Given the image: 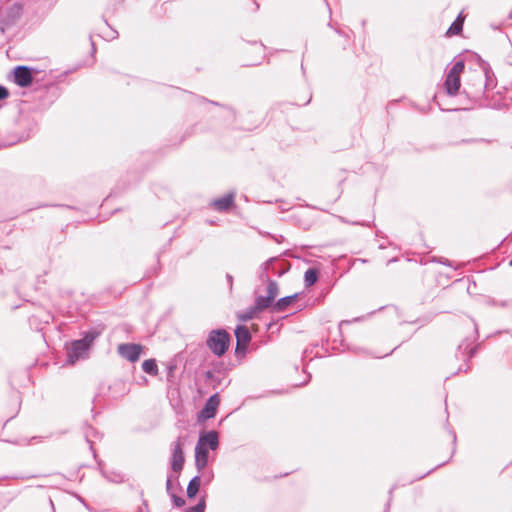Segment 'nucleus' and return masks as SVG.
Segmentation results:
<instances>
[{
  "instance_id": "obj_23",
  "label": "nucleus",
  "mask_w": 512,
  "mask_h": 512,
  "mask_svg": "<svg viewBox=\"0 0 512 512\" xmlns=\"http://www.w3.org/2000/svg\"><path fill=\"white\" fill-rule=\"evenodd\" d=\"M320 270L316 267H309L304 273L305 287L313 286L319 279Z\"/></svg>"
},
{
  "instance_id": "obj_3",
  "label": "nucleus",
  "mask_w": 512,
  "mask_h": 512,
  "mask_svg": "<svg viewBox=\"0 0 512 512\" xmlns=\"http://www.w3.org/2000/svg\"><path fill=\"white\" fill-rule=\"evenodd\" d=\"M39 72L37 68L27 65H18L11 70L9 79L17 86L27 88L32 85L35 76Z\"/></svg>"
},
{
  "instance_id": "obj_51",
  "label": "nucleus",
  "mask_w": 512,
  "mask_h": 512,
  "mask_svg": "<svg viewBox=\"0 0 512 512\" xmlns=\"http://www.w3.org/2000/svg\"><path fill=\"white\" fill-rule=\"evenodd\" d=\"M91 46H92V53H95L96 52V46H95L93 41H91Z\"/></svg>"
},
{
  "instance_id": "obj_20",
  "label": "nucleus",
  "mask_w": 512,
  "mask_h": 512,
  "mask_svg": "<svg viewBox=\"0 0 512 512\" xmlns=\"http://www.w3.org/2000/svg\"><path fill=\"white\" fill-rule=\"evenodd\" d=\"M173 476L172 475H168L167 476V479H166V491H167V494L170 496L171 498V501L173 503V505L177 508H181L185 505V499L180 497V496H177L175 493L172 492V489H173Z\"/></svg>"
},
{
  "instance_id": "obj_33",
  "label": "nucleus",
  "mask_w": 512,
  "mask_h": 512,
  "mask_svg": "<svg viewBox=\"0 0 512 512\" xmlns=\"http://www.w3.org/2000/svg\"><path fill=\"white\" fill-rule=\"evenodd\" d=\"M200 101L201 102H205V103H210V104L215 105V106L223 107V108L227 109L230 112L231 116H233V117L235 116V111H234V109L232 107L223 105V104H221L219 102H216V101L208 100L205 97H201Z\"/></svg>"
},
{
  "instance_id": "obj_61",
  "label": "nucleus",
  "mask_w": 512,
  "mask_h": 512,
  "mask_svg": "<svg viewBox=\"0 0 512 512\" xmlns=\"http://www.w3.org/2000/svg\"><path fill=\"white\" fill-rule=\"evenodd\" d=\"M273 323L270 322L268 325H267V329H270L272 327Z\"/></svg>"
},
{
  "instance_id": "obj_28",
  "label": "nucleus",
  "mask_w": 512,
  "mask_h": 512,
  "mask_svg": "<svg viewBox=\"0 0 512 512\" xmlns=\"http://www.w3.org/2000/svg\"><path fill=\"white\" fill-rule=\"evenodd\" d=\"M259 311L255 308L254 305L248 307L246 310L237 314V318L241 322H247L252 320Z\"/></svg>"
},
{
  "instance_id": "obj_6",
  "label": "nucleus",
  "mask_w": 512,
  "mask_h": 512,
  "mask_svg": "<svg viewBox=\"0 0 512 512\" xmlns=\"http://www.w3.org/2000/svg\"><path fill=\"white\" fill-rule=\"evenodd\" d=\"M275 259H268L264 263H262L257 271V277L259 281L262 283H267L266 291L267 296L271 298L272 300L276 301V297L279 293V286L278 283L271 278L270 275L267 274V267L270 263H273Z\"/></svg>"
},
{
  "instance_id": "obj_63",
  "label": "nucleus",
  "mask_w": 512,
  "mask_h": 512,
  "mask_svg": "<svg viewBox=\"0 0 512 512\" xmlns=\"http://www.w3.org/2000/svg\"><path fill=\"white\" fill-rule=\"evenodd\" d=\"M341 345L344 346V339H341Z\"/></svg>"
},
{
  "instance_id": "obj_16",
  "label": "nucleus",
  "mask_w": 512,
  "mask_h": 512,
  "mask_svg": "<svg viewBox=\"0 0 512 512\" xmlns=\"http://www.w3.org/2000/svg\"><path fill=\"white\" fill-rule=\"evenodd\" d=\"M23 13V6L19 2H15L10 5L5 11V22L7 24H14Z\"/></svg>"
},
{
  "instance_id": "obj_34",
  "label": "nucleus",
  "mask_w": 512,
  "mask_h": 512,
  "mask_svg": "<svg viewBox=\"0 0 512 512\" xmlns=\"http://www.w3.org/2000/svg\"><path fill=\"white\" fill-rule=\"evenodd\" d=\"M449 460L445 461V462H442L440 464H438L437 466H435L434 468L430 469L428 472L424 473V474H421V475H418V476H415L413 477L412 479H410L408 481V483H413L417 480H420V479H423L424 477H426L427 475H429L430 473H432L433 471H435L437 468L439 467H442L443 465H445Z\"/></svg>"
},
{
  "instance_id": "obj_42",
  "label": "nucleus",
  "mask_w": 512,
  "mask_h": 512,
  "mask_svg": "<svg viewBox=\"0 0 512 512\" xmlns=\"http://www.w3.org/2000/svg\"><path fill=\"white\" fill-rule=\"evenodd\" d=\"M449 433H450V435L452 436L453 445L455 446V445H456V439H457L456 433H455V431H453V430H450V431H449ZM455 450H456V448L454 447V448H453V451H452V454H454V453H455ZM452 456H453V455H451V457H452Z\"/></svg>"
},
{
  "instance_id": "obj_43",
  "label": "nucleus",
  "mask_w": 512,
  "mask_h": 512,
  "mask_svg": "<svg viewBox=\"0 0 512 512\" xmlns=\"http://www.w3.org/2000/svg\"><path fill=\"white\" fill-rule=\"evenodd\" d=\"M351 224L360 225V226H364V227H370V222H366V221L351 222Z\"/></svg>"
},
{
  "instance_id": "obj_9",
  "label": "nucleus",
  "mask_w": 512,
  "mask_h": 512,
  "mask_svg": "<svg viewBox=\"0 0 512 512\" xmlns=\"http://www.w3.org/2000/svg\"><path fill=\"white\" fill-rule=\"evenodd\" d=\"M143 349V345L138 343H122L118 345L117 351L122 358L134 363L139 360Z\"/></svg>"
},
{
  "instance_id": "obj_53",
  "label": "nucleus",
  "mask_w": 512,
  "mask_h": 512,
  "mask_svg": "<svg viewBox=\"0 0 512 512\" xmlns=\"http://www.w3.org/2000/svg\"><path fill=\"white\" fill-rule=\"evenodd\" d=\"M389 506H390V501H388V502H387V504H386V509H385V511H384V512H388Z\"/></svg>"
},
{
  "instance_id": "obj_12",
  "label": "nucleus",
  "mask_w": 512,
  "mask_h": 512,
  "mask_svg": "<svg viewBox=\"0 0 512 512\" xmlns=\"http://www.w3.org/2000/svg\"><path fill=\"white\" fill-rule=\"evenodd\" d=\"M196 445L205 447L207 450H216L220 445L218 433L215 430L203 431L199 434V439Z\"/></svg>"
},
{
  "instance_id": "obj_36",
  "label": "nucleus",
  "mask_w": 512,
  "mask_h": 512,
  "mask_svg": "<svg viewBox=\"0 0 512 512\" xmlns=\"http://www.w3.org/2000/svg\"><path fill=\"white\" fill-rule=\"evenodd\" d=\"M9 95V90L5 86L0 84V101L7 99Z\"/></svg>"
},
{
  "instance_id": "obj_41",
  "label": "nucleus",
  "mask_w": 512,
  "mask_h": 512,
  "mask_svg": "<svg viewBox=\"0 0 512 512\" xmlns=\"http://www.w3.org/2000/svg\"><path fill=\"white\" fill-rule=\"evenodd\" d=\"M280 256L282 258H284V257H293V258H296V259L299 258L298 256L294 255L291 250L284 251Z\"/></svg>"
},
{
  "instance_id": "obj_38",
  "label": "nucleus",
  "mask_w": 512,
  "mask_h": 512,
  "mask_svg": "<svg viewBox=\"0 0 512 512\" xmlns=\"http://www.w3.org/2000/svg\"><path fill=\"white\" fill-rule=\"evenodd\" d=\"M498 305L500 307H503V308H509L512 310V299L510 300H505V301H501L498 303Z\"/></svg>"
},
{
  "instance_id": "obj_10",
  "label": "nucleus",
  "mask_w": 512,
  "mask_h": 512,
  "mask_svg": "<svg viewBox=\"0 0 512 512\" xmlns=\"http://www.w3.org/2000/svg\"><path fill=\"white\" fill-rule=\"evenodd\" d=\"M476 57L479 63V67L481 68L479 73H481L483 76L485 92L493 90L497 86V78L493 69L491 68L490 64L483 60L479 55L476 54Z\"/></svg>"
},
{
  "instance_id": "obj_57",
  "label": "nucleus",
  "mask_w": 512,
  "mask_h": 512,
  "mask_svg": "<svg viewBox=\"0 0 512 512\" xmlns=\"http://www.w3.org/2000/svg\"><path fill=\"white\" fill-rule=\"evenodd\" d=\"M50 505H51V507H52V509H53V512H55L54 504H53V501H52L51 499H50Z\"/></svg>"
},
{
  "instance_id": "obj_13",
  "label": "nucleus",
  "mask_w": 512,
  "mask_h": 512,
  "mask_svg": "<svg viewBox=\"0 0 512 512\" xmlns=\"http://www.w3.org/2000/svg\"><path fill=\"white\" fill-rule=\"evenodd\" d=\"M236 193L231 191L212 201L211 205L218 212H227L235 206Z\"/></svg>"
},
{
  "instance_id": "obj_54",
  "label": "nucleus",
  "mask_w": 512,
  "mask_h": 512,
  "mask_svg": "<svg viewBox=\"0 0 512 512\" xmlns=\"http://www.w3.org/2000/svg\"><path fill=\"white\" fill-rule=\"evenodd\" d=\"M328 344V340H325L322 342V348L324 349L325 348V345Z\"/></svg>"
},
{
  "instance_id": "obj_26",
  "label": "nucleus",
  "mask_w": 512,
  "mask_h": 512,
  "mask_svg": "<svg viewBox=\"0 0 512 512\" xmlns=\"http://www.w3.org/2000/svg\"><path fill=\"white\" fill-rule=\"evenodd\" d=\"M142 370L151 376H156L158 374L156 360L154 358L144 360L142 363Z\"/></svg>"
},
{
  "instance_id": "obj_29",
  "label": "nucleus",
  "mask_w": 512,
  "mask_h": 512,
  "mask_svg": "<svg viewBox=\"0 0 512 512\" xmlns=\"http://www.w3.org/2000/svg\"><path fill=\"white\" fill-rule=\"evenodd\" d=\"M464 68H465V61L463 59H457L454 61L452 67L447 72L460 76V74L463 72Z\"/></svg>"
},
{
  "instance_id": "obj_39",
  "label": "nucleus",
  "mask_w": 512,
  "mask_h": 512,
  "mask_svg": "<svg viewBox=\"0 0 512 512\" xmlns=\"http://www.w3.org/2000/svg\"><path fill=\"white\" fill-rule=\"evenodd\" d=\"M156 260H157V265L152 269V272H153L154 275H157L159 270H160V268H161V265H160V255L159 254L156 255Z\"/></svg>"
},
{
  "instance_id": "obj_4",
  "label": "nucleus",
  "mask_w": 512,
  "mask_h": 512,
  "mask_svg": "<svg viewBox=\"0 0 512 512\" xmlns=\"http://www.w3.org/2000/svg\"><path fill=\"white\" fill-rule=\"evenodd\" d=\"M463 93H465L466 96L474 102H478L484 98L486 92L483 76L481 73H474L470 82L466 83Z\"/></svg>"
},
{
  "instance_id": "obj_62",
  "label": "nucleus",
  "mask_w": 512,
  "mask_h": 512,
  "mask_svg": "<svg viewBox=\"0 0 512 512\" xmlns=\"http://www.w3.org/2000/svg\"><path fill=\"white\" fill-rule=\"evenodd\" d=\"M103 19H104L105 24H106L107 26H109L108 21H107L104 17H103Z\"/></svg>"
},
{
  "instance_id": "obj_8",
  "label": "nucleus",
  "mask_w": 512,
  "mask_h": 512,
  "mask_svg": "<svg viewBox=\"0 0 512 512\" xmlns=\"http://www.w3.org/2000/svg\"><path fill=\"white\" fill-rule=\"evenodd\" d=\"M470 345H471V342L468 338H465L458 345L457 351H456V357L459 356V353L462 354L463 360L465 362V368H463V365H461L458 368V370L455 373H453V375H455L461 371L467 372L470 369V366L467 363L477 354L478 347H479V345H476L474 347H470Z\"/></svg>"
},
{
  "instance_id": "obj_21",
  "label": "nucleus",
  "mask_w": 512,
  "mask_h": 512,
  "mask_svg": "<svg viewBox=\"0 0 512 512\" xmlns=\"http://www.w3.org/2000/svg\"><path fill=\"white\" fill-rule=\"evenodd\" d=\"M200 485L201 476L199 474L191 478L186 489V495L188 499L192 500L197 496Z\"/></svg>"
},
{
  "instance_id": "obj_64",
  "label": "nucleus",
  "mask_w": 512,
  "mask_h": 512,
  "mask_svg": "<svg viewBox=\"0 0 512 512\" xmlns=\"http://www.w3.org/2000/svg\"><path fill=\"white\" fill-rule=\"evenodd\" d=\"M509 187H510V189L512 190V181H511V183L509 184Z\"/></svg>"
},
{
  "instance_id": "obj_48",
  "label": "nucleus",
  "mask_w": 512,
  "mask_h": 512,
  "mask_svg": "<svg viewBox=\"0 0 512 512\" xmlns=\"http://www.w3.org/2000/svg\"><path fill=\"white\" fill-rule=\"evenodd\" d=\"M398 261V257H393L391 258L390 260L387 261V265L391 264V263H395Z\"/></svg>"
},
{
  "instance_id": "obj_17",
  "label": "nucleus",
  "mask_w": 512,
  "mask_h": 512,
  "mask_svg": "<svg viewBox=\"0 0 512 512\" xmlns=\"http://www.w3.org/2000/svg\"><path fill=\"white\" fill-rule=\"evenodd\" d=\"M209 450L200 445L195 446V467L201 472L208 464Z\"/></svg>"
},
{
  "instance_id": "obj_15",
  "label": "nucleus",
  "mask_w": 512,
  "mask_h": 512,
  "mask_svg": "<svg viewBox=\"0 0 512 512\" xmlns=\"http://www.w3.org/2000/svg\"><path fill=\"white\" fill-rule=\"evenodd\" d=\"M103 330V326L91 327L81 333L82 337L79 340H84V344L88 345V348L91 349L94 341L102 334Z\"/></svg>"
},
{
  "instance_id": "obj_14",
  "label": "nucleus",
  "mask_w": 512,
  "mask_h": 512,
  "mask_svg": "<svg viewBox=\"0 0 512 512\" xmlns=\"http://www.w3.org/2000/svg\"><path fill=\"white\" fill-rule=\"evenodd\" d=\"M444 91L448 96H456L461 88V78L447 72L443 83Z\"/></svg>"
},
{
  "instance_id": "obj_35",
  "label": "nucleus",
  "mask_w": 512,
  "mask_h": 512,
  "mask_svg": "<svg viewBox=\"0 0 512 512\" xmlns=\"http://www.w3.org/2000/svg\"><path fill=\"white\" fill-rule=\"evenodd\" d=\"M477 142H484V143H490V140L484 139V138H470V139H463L461 140V143H477Z\"/></svg>"
},
{
  "instance_id": "obj_25",
  "label": "nucleus",
  "mask_w": 512,
  "mask_h": 512,
  "mask_svg": "<svg viewBox=\"0 0 512 512\" xmlns=\"http://www.w3.org/2000/svg\"><path fill=\"white\" fill-rule=\"evenodd\" d=\"M216 371L220 372V368L215 367L213 370H207L204 373L205 379L210 382L213 389H217L222 384V380L215 375Z\"/></svg>"
},
{
  "instance_id": "obj_32",
  "label": "nucleus",
  "mask_w": 512,
  "mask_h": 512,
  "mask_svg": "<svg viewBox=\"0 0 512 512\" xmlns=\"http://www.w3.org/2000/svg\"><path fill=\"white\" fill-rule=\"evenodd\" d=\"M176 368H177V365L174 362H169L166 365V376H167V380L169 382H171L173 380Z\"/></svg>"
},
{
  "instance_id": "obj_59",
  "label": "nucleus",
  "mask_w": 512,
  "mask_h": 512,
  "mask_svg": "<svg viewBox=\"0 0 512 512\" xmlns=\"http://www.w3.org/2000/svg\"><path fill=\"white\" fill-rule=\"evenodd\" d=\"M396 348H394L393 350H391L389 353H386L384 356H389L390 354L393 353V351L395 350Z\"/></svg>"
},
{
  "instance_id": "obj_2",
  "label": "nucleus",
  "mask_w": 512,
  "mask_h": 512,
  "mask_svg": "<svg viewBox=\"0 0 512 512\" xmlns=\"http://www.w3.org/2000/svg\"><path fill=\"white\" fill-rule=\"evenodd\" d=\"M185 465V455L183 451V442L181 437H178L171 445V456L169 459V467L172 472L173 479L177 482L178 487L179 477Z\"/></svg>"
},
{
  "instance_id": "obj_22",
  "label": "nucleus",
  "mask_w": 512,
  "mask_h": 512,
  "mask_svg": "<svg viewBox=\"0 0 512 512\" xmlns=\"http://www.w3.org/2000/svg\"><path fill=\"white\" fill-rule=\"evenodd\" d=\"M275 304V301L269 298V296H263V295H256L255 297V308L262 312L267 308H271V311H273V305Z\"/></svg>"
},
{
  "instance_id": "obj_47",
  "label": "nucleus",
  "mask_w": 512,
  "mask_h": 512,
  "mask_svg": "<svg viewBox=\"0 0 512 512\" xmlns=\"http://www.w3.org/2000/svg\"><path fill=\"white\" fill-rule=\"evenodd\" d=\"M335 31H336V33H338V34H339V35H341V36L348 37V35H347V33H346V32H344V31H342V30H340V29H338V28H336V29H335Z\"/></svg>"
},
{
  "instance_id": "obj_24",
  "label": "nucleus",
  "mask_w": 512,
  "mask_h": 512,
  "mask_svg": "<svg viewBox=\"0 0 512 512\" xmlns=\"http://www.w3.org/2000/svg\"><path fill=\"white\" fill-rule=\"evenodd\" d=\"M99 435V432L92 427L90 424L85 423L84 424V437L85 441L89 444V447L91 451L93 452V457L97 460V454L96 451L93 448V442L91 441V437H97Z\"/></svg>"
},
{
  "instance_id": "obj_55",
  "label": "nucleus",
  "mask_w": 512,
  "mask_h": 512,
  "mask_svg": "<svg viewBox=\"0 0 512 512\" xmlns=\"http://www.w3.org/2000/svg\"><path fill=\"white\" fill-rule=\"evenodd\" d=\"M311 379V374H308V380L302 383L301 385H305Z\"/></svg>"
},
{
  "instance_id": "obj_40",
  "label": "nucleus",
  "mask_w": 512,
  "mask_h": 512,
  "mask_svg": "<svg viewBox=\"0 0 512 512\" xmlns=\"http://www.w3.org/2000/svg\"><path fill=\"white\" fill-rule=\"evenodd\" d=\"M97 464H98V466H99V468H100V472H101V474H102L105 478H107V479H109V480H112L110 477H108V476H107L106 471L103 469V461H102V460H97Z\"/></svg>"
},
{
  "instance_id": "obj_1",
  "label": "nucleus",
  "mask_w": 512,
  "mask_h": 512,
  "mask_svg": "<svg viewBox=\"0 0 512 512\" xmlns=\"http://www.w3.org/2000/svg\"><path fill=\"white\" fill-rule=\"evenodd\" d=\"M231 343V335L224 328L213 329L208 333L206 346L217 357L224 356Z\"/></svg>"
},
{
  "instance_id": "obj_49",
  "label": "nucleus",
  "mask_w": 512,
  "mask_h": 512,
  "mask_svg": "<svg viewBox=\"0 0 512 512\" xmlns=\"http://www.w3.org/2000/svg\"><path fill=\"white\" fill-rule=\"evenodd\" d=\"M311 99H312V94L309 93L307 100L305 102H303L301 105H307L308 103H310Z\"/></svg>"
},
{
  "instance_id": "obj_60",
  "label": "nucleus",
  "mask_w": 512,
  "mask_h": 512,
  "mask_svg": "<svg viewBox=\"0 0 512 512\" xmlns=\"http://www.w3.org/2000/svg\"><path fill=\"white\" fill-rule=\"evenodd\" d=\"M475 337H478V330H477V326L475 325Z\"/></svg>"
},
{
  "instance_id": "obj_45",
  "label": "nucleus",
  "mask_w": 512,
  "mask_h": 512,
  "mask_svg": "<svg viewBox=\"0 0 512 512\" xmlns=\"http://www.w3.org/2000/svg\"><path fill=\"white\" fill-rule=\"evenodd\" d=\"M349 323H350V321H348V320H342V321L339 323L338 333H339L340 337H342L341 326H342L343 324H349Z\"/></svg>"
},
{
  "instance_id": "obj_37",
  "label": "nucleus",
  "mask_w": 512,
  "mask_h": 512,
  "mask_svg": "<svg viewBox=\"0 0 512 512\" xmlns=\"http://www.w3.org/2000/svg\"><path fill=\"white\" fill-rule=\"evenodd\" d=\"M226 281L228 283V286H229V291L232 292L233 291V283H234V278L231 274L227 273L226 274Z\"/></svg>"
},
{
  "instance_id": "obj_44",
  "label": "nucleus",
  "mask_w": 512,
  "mask_h": 512,
  "mask_svg": "<svg viewBox=\"0 0 512 512\" xmlns=\"http://www.w3.org/2000/svg\"><path fill=\"white\" fill-rule=\"evenodd\" d=\"M437 262H439L440 264L446 265V266H451L450 260H448L446 258H439V260H437Z\"/></svg>"
},
{
  "instance_id": "obj_27",
  "label": "nucleus",
  "mask_w": 512,
  "mask_h": 512,
  "mask_svg": "<svg viewBox=\"0 0 512 512\" xmlns=\"http://www.w3.org/2000/svg\"><path fill=\"white\" fill-rule=\"evenodd\" d=\"M463 24H464V20H459V18H456L452 22V24L449 26V28L447 29L445 35L447 37L459 35L463 30Z\"/></svg>"
},
{
  "instance_id": "obj_7",
  "label": "nucleus",
  "mask_w": 512,
  "mask_h": 512,
  "mask_svg": "<svg viewBox=\"0 0 512 512\" xmlns=\"http://www.w3.org/2000/svg\"><path fill=\"white\" fill-rule=\"evenodd\" d=\"M220 405V394L216 392L212 394L203 405L202 409L198 412L197 421L205 422L214 418L217 414Z\"/></svg>"
},
{
  "instance_id": "obj_18",
  "label": "nucleus",
  "mask_w": 512,
  "mask_h": 512,
  "mask_svg": "<svg viewBox=\"0 0 512 512\" xmlns=\"http://www.w3.org/2000/svg\"><path fill=\"white\" fill-rule=\"evenodd\" d=\"M236 343L248 345L252 340L249 328L244 324H238L234 329Z\"/></svg>"
},
{
  "instance_id": "obj_19",
  "label": "nucleus",
  "mask_w": 512,
  "mask_h": 512,
  "mask_svg": "<svg viewBox=\"0 0 512 512\" xmlns=\"http://www.w3.org/2000/svg\"><path fill=\"white\" fill-rule=\"evenodd\" d=\"M300 293H294L289 296L282 297L275 301L273 305V312H284L289 306L299 298Z\"/></svg>"
},
{
  "instance_id": "obj_46",
  "label": "nucleus",
  "mask_w": 512,
  "mask_h": 512,
  "mask_svg": "<svg viewBox=\"0 0 512 512\" xmlns=\"http://www.w3.org/2000/svg\"><path fill=\"white\" fill-rule=\"evenodd\" d=\"M110 39H115L118 37V32L114 29H111V35H109Z\"/></svg>"
},
{
  "instance_id": "obj_5",
  "label": "nucleus",
  "mask_w": 512,
  "mask_h": 512,
  "mask_svg": "<svg viewBox=\"0 0 512 512\" xmlns=\"http://www.w3.org/2000/svg\"><path fill=\"white\" fill-rule=\"evenodd\" d=\"M65 347L67 351V364L73 365L80 359L88 358L90 349L88 345L84 344V340H72L70 343H66Z\"/></svg>"
},
{
  "instance_id": "obj_30",
  "label": "nucleus",
  "mask_w": 512,
  "mask_h": 512,
  "mask_svg": "<svg viewBox=\"0 0 512 512\" xmlns=\"http://www.w3.org/2000/svg\"><path fill=\"white\" fill-rule=\"evenodd\" d=\"M206 500L205 497H201L196 505L189 507L185 512H205Z\"/></svg>"
},
{
  "instance_id": "obj_31",
  "label": "nucleus",
  "mask_w": 512,
  "mask_h": 512,
  "mask_svg": "<svg viewBox=\"0 0 512 512\" xmlns=\"http://www.w3.org/2000/svg\"><path fill=\"white\" fill-rule=\"evenodd\" d=\"M248 352V345L236 343L234 353L236 357H245Z\"/></svg>"
},
{
  "instance_id": "obj_58",
  "label": "nucleus",
  "mask_w": 512,
  "mask_h": 512,
  "mask_svg": "<svg viewBox=\"0 0 512 512\" xmlns=\"http://www.w3.org/2000/svg\"><path fill=\"white\" fill-rule=\"evenodd\" d=\"M396 486H397V484H396V485H394V486L389 490V494H390V495H392V491H393V489H394Z\"/></svg>"
},
{
  "instance_id": "obj_52",
  "label": "nucleus",
  "mask_w": 512,
  "mask_h": 512,
  "mask_svg": "<svg viewBox=\"0 0 512 512\" xmlns=\"http://www.w3.org/2000/svg\"><path fill=\"white\" fill-rule=\"evenodd\" d=\"M284 240V237L281 235L280 238H275V241L277 243H280V241H283Z\"/></svg>"
},
{
  "instance_id": "obj_11",
  "label": "nucleus",
  "mask_w": 512,
  "mask_h": 512,
  "mask_svg": "<svg viewBox=\"0 0 512 512\" xmlns=\"http://www.w3.org/2000/svg\"><path fill=\"white\" fill-rule=\"evenodd\" d=\"M270 259H275V261L270 263L267 267V274L271 277L280 278L291 269V263L281 256L271 257Z\"/></svg>"
},
{
  "instance_id": "obj_56",
  "label": "nucleus",
  "mask_w": 512,
  "mask_h": 512,
  "mask_svg": "<svg viewBox=\"0 0 512 512\" xmlns=\"http://www.w3.org/2000/svg\"><path fill=\"white\" fill-rule=\"evenodd\" d=\"M457 18H459V20H464L463 17H462V12L459 13V15L457 16Z\"/></svg>"
},
{
  "instance_id": "obj_50",
  "label": "nucleus",
  "mask_w": 512,
  "mask_h": 512,
  "mask_svg": "<svg viewBox=\"0 0 512 512\" xmlns=\"http://www.w3.org/2000/svg\"><path fill=\"white\" fill-rule=\"evenodd\" d=\"M505 108L509 109L512 107V97L510 98V102L509 103H505L504 104Z\"/></svg>"
}]
</instances>
